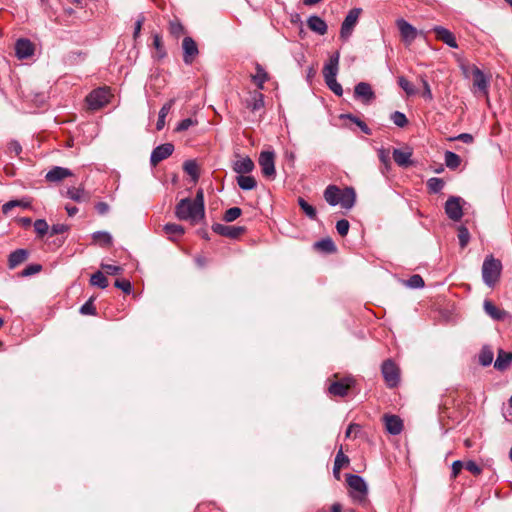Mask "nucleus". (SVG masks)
<instances>
[{
	"instance_id": "obj_41",
	"label": "nucleus",
	"mask_w": 512,
	"mask_h": 512,
	"mask_svg": "<svg viewBox=\"0 0 512 512\" xmlns=\"http://www.w3.org/2000/svg\"><path fill=\"white\" fill-rule=\"evenodd\" d=\"M457 231H458L457 236H458V240H459V245L463 249L468 245V243L470 241V233H469V230L467 229V227L464 225H460L457 228Z\"/></svg>"
},
{
	"instance_id": "obj_51",
	"label": "nucleus",
	"mask_w": 512,
	"mask_h": 512,
	"mask_svg": "<svg viewBox=\"0 0 512 512\" xmlns=\"http://www.w3.org/2000/svg\"><path fill=\"white\" fill-rule=\"evenodd\" d=\"M406 285L410 288L417 289L424 287L425 283L420 275L414 274L406 281Z\"/></svg>"
},
{
	"instance_id": "obj_53",
	"label": "nucleus",
	"mask_w": 512,
	"mask_h": 512,
	"mask_svg": "<svg viewBox=\"0 0 512 512\" xmlns=\"http://www.w3.org/2000/svg\"><path fill=\"white\" fill-rule=\"evenodd\" d=\"M325 83L334 94L337 96H342L343 89L342 86L337 82L336 78L325 80Z\"/></svg>"
},
{
	"instance_id": "obj_43",
	"label": "nucleus",
	"mask_w": 512,
	"mask_h": 512,
	"mask_svg": "<svg viewBox=\"0 0 512 512\" xmlns=\"http://www.w3.org/2000/svg\"><path fill=\"white\" fill-rule=\"evenodd\" d=\"M315 246L326 253H333L336 251V246L330 238H325L316 242Z\"/></svg>"
},
{
	"instance_id": "obj_14",
	"label": "nucleus",
	"mask_w": 512,
	"mask_h": 512,
	"mask_svg": "<svg viewBox=\"0 0 512 512\" xmlns=\"http://www.w3.org/2000/svg\"><path fill=\"white\" fill-rule=\"evenodd\" d=\"M355 98L361 99L364 103H370L375 99V93L367 82H360L354 88Z\"/></svg>"
},
{
	"instance_id": "obj_16",
	"label": "nucleus",
	"mask_w": 512,
	"mask_h": 512,
	"mask_svg": "<svg viewBox=\"0 0 512 512\" xmlns=\"http://www.w3.org/2000/svg\"><path fill=\"white\" fill-rule=\"evenodd\" d=\"M339 59L340 53L338 51L330 56L328 62L324 65L323 68L324 80L336 78L338 74Z\"/></svg>"
},
{
	"instance_id": "obj_44",
	"label": "nucleus",
	"mask_w": 512,
	"mask_h": 512,
	"mask_svg": "<svg viewBox=\"0 0 512 512\" xmlns=\"http://www.w3.org/2000/svg\"><path fill=\"white\" fill-rule=\"evenodd\" d=\"M398 85L405 91L408 96H413L417 93L415 86L403 76L398 78Z\"/></svg>"
},
{
	"instance_id": "obj_3",
	"label": "nucleus",
	"mask_w": 512,
	"mask_h": 512,
	"mask_svg": "<svg viewBox=\"0 0 512 512\" xmlns=\"http://www.w3.org/2000/svg\"><path fill=\"white\" fill-rule=\"evenodd\" d=\"M111 92L108 87H99L91 91L86 97V103L91 110H98L109 103Z\"/></svg>"
},
{
	"instance_id": "obj_20",
	"label": "nucleus",
	"mask_w": 512,
	"mask_h": 512,
	"mask_svg": "<svg viewBox=\"0 0 512 512\" xmlns=\"http://www.w3.org/2000/svg\"><path fill=\"white\" fill-rule=\"evenodd\" d=\"M385 428L391 435H398L402 432L403 422L400 417L396 415L384 416Z\"/></svg>"
},
{
	"instance_id": "obj_39",
	"label": "nucleus",
	"mask_w": 512,
	"mask_h": 512,
	"mask_svg": "<svg viewBox=\"0 0 512 512\" xmlns=\"http://www.w3.org/2000/svg\"><path fill=\"white\" fill-rule=\"evenodd\" d=\"M444 181L441 178L432 177L427 181V188L430 193L437 194L444 188Z\"/></svg>"
},
{
	"instance_id": "obj_42",
	"label": "nucleus",
	"mask_w": 512,
	"mask_h": 512,
	"mask_svg": "<svg viewBox=\"0 0 512 512\" xmlns=\"http://www.w3.org/2000/svg\"><path fill=\"white\" fill-rule=\"evenodd\" d=\"M298 204L300 208L303 210V212L309 217L310 219L314 220L316 219L317 212L316 209L310 205L306 200L303 198H298Z\"/></svg>"
},
{
	"instance_id": "obj_58",
	"label": "nucleus",
	"mask_w": 512,
	"mask_h": 512,
	"mask_svg": "<svg viewBox=\"0 0 512 512\" xmlns=\"http://www.w3.org/2000/svg\"><path fill=\"white\" fill-rule=\"evenodd\" d=\"M114 285L116 288L121 289L125 294H130L132 291L131 283L128 280H116Z\"/></svg>"
},
{
	"instance_id": "obj_26",
	"label": "nucleus",
	"mask_w": 512,
	"mask_h": 512,
	"mask_svg": "<svg viewBox=\"0 0 512 512\" xmlns=\"http://www.w3.org/2000/svg\"><path fill=\"white\" fill-rule=\"evenodd\" d=\"M341 189L335 185H329L324 191V199L331 206L339 204Z\"/></svg>"
},
{
	"instance_id": "obj_48",
	"label": "nucleus",
	"mask_w": 512,
	"mask_h": 512,
	"mask_svg": "<svg viewBox=\"0 0 512 512\" xmlns=\"http://www.w3.org/2000/svg\"><path fill=\"white\" fill-rule=\"evenodd\" d=\"M28 206H29L28 202H24L22 200H11V201L6 202L2 206V212L4 214H7L8 212H10L15 207L27 208Z\"/></svg>"
},
{
	"instance_id": "obj_7",
	"label": "nucleus",
	"mask_w": 512,
	"mask_h": 512,
	"mask_svg": "<svg viewBox=\"0 0 512 512\" xmlns=\"http://www.w3.org/2000/svg\"><path fill=\"white\" fill-rule=\"evenodd\" d=\"M360 13V8H353L348 12L344 21L342 22L340 29V37L342 39L347 40L351 36L353 29L357 24Z\"/></svg>"
},
{
	"instance_id": "obj_13",
	"label": "nucleus",
	"mask_w": 512,
	"mask_h": 512,
	"mask_svg": "<svg viewBox=\"0 0 512 512\" xmlns=\"http://www.w3.org/2000/svg\"><path fill=\"white\" fill-rule=\"evenodd\" d=\"M352 378H344L330 384L328 391L331 395L344 397L348 394L349 389L353 386Z\"/></svg>"
},
{
	"instance_id": "obj_22",
	"label": "nucleus",
	"mask_w": 512,
	"mask_h": 512,
	"mask_svg": "<svg viewBox=\"0 0 512 512\" xmlns=\"http://www.w3.org/2000/svg\"><path fill=\"white\" fill-rule=\"evenodd\" d=\"M512 363V352H506L503 349H499L497 352V358L494 362V368L498 371H505Z\"/></svg>"
},
{
	"instance_id": "obj_49",
	"label": "nucleus",
	"mask_w": 512,
	"mask_h": 512,
	"mask_svg": "<svg viewBox=\"0 0 512 512\" xmlns=\"http://www.w3.org/2000/svg\"><path fill=\"white\" fill-rule=\"evenodd\" d=\"M242 213V210L239 207H232L225 211L223 220L226 222H233L236 220Z\"/></svg>"
},
{
	"instance_id": "obj_4",
	"label": "nucleus",
	"mask_w": 512,
	"mask_h": 512,
	"mask_svg": "<svg viewBox=\"0 0 512 512\" xmlns=\"http://www.w3.org/2000/svg\"><path fill=\"white\" fill-rule=\"evenodd\" d=\"M347 483L351 488V496L353 499L362 502L367 495V485L364 479L355 474H349L347 477Z\"/></svg>"
},
{
	"instance_id": "obj_38",
	"label": "nucleus",
	"mask_w": 512,
	"mask_h": 512,
	"mask_svg": "<svg viewBox=\"0 0 512 512\" xmlns=\"http://www.w3.org/2000/svg\"><path fill=\"white\" fill-rule=\"evenodd\" d=\"M90 284L105 289L108 286V280L101 271H97L91 275Z\"/></svg>"
},
{
	"instance_id": "obj_35",
	"label": "nucleus",
	"mask_w": 512,
	"mask_h": 512,
	"mask_svg": "<svg viewBox=\"0 0 512 512\" xmlns=\"http://www.w3.org/2000/svg\"><path fill=\"white\" fill-rule=\"evenodd\" d=\"M256 71V74L253 76V81L258 87V89H263L264 83L268 80V74L264 70V68L259 64H257L256 66Z\"/></svg>"
},
{
	"instance_id": "obj_23",
	"label": "nucleus",
	"mask_w": 512,
	"mask_h": 512,
	"mask_svg": "<svg viewBox=\"0 0 512 512\" xmlns=\"http://www.w3.org/2000/svg\"><path fill=\"white\" fill-rule=\"evenodd\" d=\"M339 199H340L339 204L342 206V208L347 209V210L351 209L355 205V202H356V193H355L354 188L345 187L341 191V196Z\"/></svg>"
},
{
	"instance_id": "obj_61",
	"label": "nucleus",
	"mask_w": 512,
	"mask_h": 512,
	"mask_svg": "<svg viewBox=\"0 0 512 512\" xmlns=\"http://www.w3.org/2000/svg\"><path fill=\"white\" fill-rule=\"evenodd\" d=\"M42 269V266L40 264H30L28 265L23 271H22V276H31V275H34L38 272H40Z\"/></svg>"
},
{
	"instance_id": "obj_37",
	"label": "nucleus",
	"mask_w": 512,
	"mask_h": 512,
	"mask_svg": "<svg viewBox=\"0 0 512 512\" xmlns=\"http://www.w3.org/2000/svg\"><path fill=\"white\" fill-rule=\"evenodd\" d=\"M494 354L490 347L483 346L479 353V363L486 367L493 362Z\"/></svg>"
},
{
	"instance_id": "obj_24",
	"label": "nucleus",
	"mask_w": 512,
	"mask_h": 512,
	"mask_svg": "<svg viewBox=\"0 0 512 512\" xmlns=\"http://www.w3.org/2000/svg\"><path fill=\"white\" fill-rule=\"evenodd\" d=\"M307 26L311 31H313L319 35L326 34L327 29H328L326 22L321 17H319L317 15H311L307 19Z\"/></svg>"
},
{
	"instance_id": "obj_11",
	"label": "nucleus",
	"mask_w": 512,
	"mask_h": 512,
	"mask_svg": "<svg viewBox=\"0 0 512 512\" xmlns=\"http://www.w3.org/2000/svg\"><path fill=\"white\" fill-rule=\"evenodd\" d=\"M212 230L216 234L221 236H225L231 239L238 238L242 233H244L245 228L240 226H228L220 223H215L212 225Z\"/></svg>"
},
{
	"instance_id": "obj_25",
	"label": "nucleus",
	"mask_w": 512,
	"mask_h": 512,
	"mask_svg": "<svg viewBox=\"0 0 512 512\" xmlns=\"http://www.w3.org/2000/svg\"><path fill=\"white\" fill-rule=\"evenodd\" d=\"M254 167V162L248 156L240 158L233 163V170L239 175L252 172Z\"/></svg>"
},
{
	"instance_id": "obj_64",
	"label": "nucleus",
	"mask_w": 512,
	"mask_h": 512,
	"mask_svg": "<svg viewBox=\"0 0 512 512\" xmlns=\"http://www.w3.org/2000/svg\"><path fill=\"white\" fill-rule=\"evenodd\" d=\"M69 230V226L66 224H54L50 229V235L54 236L57 234H63Z\"/></svg>"
},
{
	"instance_id": "obj_52",
	"label": "nucleus",
	"mask_w": 512,
	"mask_h": 512,
	"mask_svg": "<svg viewBox=\"0 0 512 512\" xmlns=\"http://www.w3.org/2000/svg\"><path fill=\"white\" fill-rule=\"evenodd\" d=\"M34 229H35V232L39 236H43V235H45L48 232L49 226H48V223L46 222V220H44V219H37L34 222Z\"/></svg>"
},
{
	"instance_id": "obj_28",
	"label": "nucleus",
	"mask_w": 512,
	"mask_h": 512,
	"mask_svg": "<svg viewBox=\"0 0 512 512\" xmlns=\"http://www.w3.org/2000/svg\"><path fill=\"white\" fill-rule=\"evenodd\" d=\"M26 249H17L9 255L8 265L10 269H14L28 258Z\"/></svg>"
},
{
	"instance_id": "obj_10",
	"label": "nucleus",
	"mask_w": 512,
	"mask_h": 512,
	"mask_svg": "<svg viewBox=\"0 0 512 512\" xmlns=\"http://www.w3.org/2000/svg\"><path fill=\"white\" fill-rule=\"evenodd\" d=\"M174 151V146L171 143H165L153 149L150 156V163L156 166L162 160L168 158Z\"/></svg>"
},
{
	"instance_id": "obj_1",
	"label": "nucleus",
	"mask_w": 512,
	"mask_h": 512,
	"mask_svg": "<svg viewBox=\"0 0 512 512\" xmlns=\"http://www.w3.org/2000/svg\"><path fill=\"white\" fill-rule=\"evenodd\" d=\"M175 216L182 221H189L195 225L205 218L204 191L198 189L194 199H181L175 206Z\"/></svg>"
},
{
	"instance_id": "obj_59",
	"label": "nucleus",
	"mask_w": 512,
	"mask_h": 512,
	"mask_svg": "<svg viewBox=\"0 0 512 512\" xmlns=\"http://www.w3.org/2000/svg\"><path fill=\"white\" fill-rule=\"evenodd\" d=\"M348 463V457L344 455L343 452L340 450L335 457L334 466H336V469H341L345 464Z\"/></svg>"
},
{
	"instance_id": "obj_54",
	"label": "nucleus",
	"mask_w": 512,
	"mask_h": 512,
	"mask_svg": "<svg viewBox=\"0 0 512 512\" xmlns=\"http://www.w3.org/2000/svg\"><path fill=\"white\" fill-rule=\"evenodd\" d=\"M169 31L173 36L178 38L184 33V27L179 21H171L169 24Z\"/></svg>"
},
{
	"instance_id": "obj_30",
	"label": "nucleus",
	"mask_w": 512,
	"mask_h": 512,
	"mask_svg": "<svg viewBox=\"0 0 512 512\" xmlns=\"http://www.w3.org/2000/svg\"><path fill=\"white\" fill-rule=\"evenodd\" d=\"M238 186L245 191L253 190L257 186V181L253 176L250 175H238L236 178Z\"/></svg>"
},
{
	"instance_id": "obj_63",
	"label": "nucleus",
	"mask_w": 512,
	"mask_h": 512,
	"mask_svg": "<svg viewBox=\"0 0 512 512\" xmlns=\"http://www.w3.org/2000/svg\"><path fill=\"white\" fill-rule=\"evenodd\" d=\"M7 149L10 154H15L16 156L20 155V153L22 152V146L16 140L10 141L8 143Z\"/></svg>"
},
{
	"instance_id": "obj_55",
	"label": "nucleus",
	"mask_w": 512,
	"mask_h": 512,
	"mask_svg": "<svg viewBox=\"0 0 512 512\" xmlns=\"http://www.w3.org/2000/svg\"><path fill=\"white\" fill-rule=\"evenodd\" d=\"M80 313L83 315H95L96 314V308L93 304V299L90 298L88 301H86L80 308Z\"/></svg>"
},
{
	"instance_id": "obj_8",
	"label": "nucleus",
	"mask_w": 512,
	"mask_h": 512,
	"mask_svg": "<svg viewBox=\"0 0 512 512\" xmlns=\"http://www.w3.org/2000/svg\"><path fill=\"white\" fill-rule=\"evenodd\" d=\"M445 213L449 219L459 221L463 216L461 198L456 196L449 197L445 203Z\"/></svg>"
},
{
	"instance_id": "obj_5",
	"label": "nucleus",
	"mask_w": 512,
	"mask_h": 512,
	"mask_svg": "<svg viewBox=\"0 0 512 512\" xmlns=\"http://www.w3.org/2000/svg\"><path fill=\"white\" fill-rule=\"evenodd\" d=\"M382 375L389 388L396 387L400 382V370L390 359L383 362L381 367Z\"/></svg>"
},
{
	"instance_id": "obj_50",
	"label": "nucleus",
	"mask_w": 512,
	"mask_h": 512,
	"mask_svg": "<svg viewBox=\"0 0 512 512\" xmlns=\"http://www.w3.org/2000/svg\"><path fill=\"white\" fill-rule=\"evenodd\" d=\"M419 80L423 86V93H422V97L427 100V101H432L433 100V94H432V91H431V88H430V85L428 83V81L426 80L425 76L424 75H420L419 76Z\"/></svg>"
},
{
	"instance_id": "obj_36",
	"label": "nucleus",
	"mask_w": 512,
	"mask_h": 512,
	"mask_svg": "<svg viewBox=\"0 0 512 512\" xmlns=\"http://www.w3.org/2000/svg\"><path fill=\"white\" fill-rule=\"evenodd\" d=\"M92 237L102 247H109L112 244V236L108 232L97 231L93 233Z\"/></svg>"
},
{
	"instance_id": "obj_31",
	"label": "nucleus",
	"mask_w": 512,
	"mask_h": 512,
	"mask_svg": "<svg viewBox=\"0 0 512 512\" xmlns=\"http://www.w3.org/2000/svg\"><path fill=\"white\" fill-rule=\"evenodd\" d=\"M484 310L494 320H502L506 313L503 310L497 308L491 301L485 300L483 304Z\"/></svg>"
},
{
	"instance_id": "obj_15",
	"label": "nucleus",
	"mask_w": 512,
	"mask_h": 512,
	"mask_svg": "<svg viewBox=\"0 0 512 512\" xmlns=\"http://www.w3.org/2000/svg\"><path fill=\"white\" fill-rule=\"evenodd\" d=\"M472 75H473V86L477 88L484 95H488L489 88V80L485 76L482 70H480L477 66L472 67Z\"/></svg>"
},
{
	"instance_id": "obj_34",
	"label": "nucleus",
	"mask_w": 512,
	"mask_h": 512,
	"mask_svg": "<svg viewBox=\"0 0 512 512\" xmlns=\"http://www.w3.org/2000/svg\"><path fill=\"white\" fill-rule=\"evenodd\" d=\"M444 161H445V165L449 169L454 170L459 167V165L461 163V158L459 155H457L456 153H454L452 151H446L444 154Z\"/></svg>"
},
{
	"instance_id": "obj_21",
	"label": "nucleus",
	"mask_w": 512,
	"mask_h": 512,
	"mask_svg": "<svg viewBox=\"0 0 512 512\" xmlns=\"http://www.w3.org/2000/svg\"><path fill=\"white\" fill-rule=\"evenodd\" d=\"M392 155L395 163L400 167L406 168L411 166L413 163L411 160L412 151L409 149L402 150L395 148L392 152Z\"/></svg>"
},
{
	"instance_id": "obj_27",
	"label": "nucleus",
	"mask_w": 512,
	"mask_h": 512,
	"mask_svg": "<svg viewBox=\"0 0 512 512\" xmlns=\"http://www.w3.org/2000/svg\"><path fill=\"white\" fill-rule=\"evenodd\" d=\"M163 231L167 235L168 239L175 241L185 233V229L182 225L175 223H167L163 226Z\"/></svg>"
},
{
	"instance_id": "obj_40",
	"label": "nucleus",
	"mask_w": 512,
	"mask_h": 512,
	"mask_svg": "<svg viewBox=\"0 0 512 512\" xmlns=\"http://www.w3.org/2000/svg\"><path fill=\"white\" fill-rule=\"evenodd\" d=\"M66 195L75 202H83L86 200L85 191L82 188H68Z\"/></svg>"
},
{
	"instance_id": "obj_32",
	"label": "nucleus",
	"mask_w": 512,
	"mask_h": 512,
	"mask_svg": "<svg viewBox=\"0 0 512 512\" xmlns=\"http://www.w3.org/2000/svg\"><path fill=\"white\" fill-rule=\"evenodd\" d=\"M173 104H174V99H171L161 107L159 114H158V120L156 123V129L158 131H160L164 128L166 116L168 115L169 111L171 110Z\"/></svg>"
},
{
	"instance_id": "obj_57",
	"label": "nucleus",
	"mask_w": 512,
	"mask_h": 512,
	"mask_svg": "<svg viewBox=\"0 0 512 512\" xmlns=\"http://www.w3.org/2000/svg\"><path fill=\"white\" fill-rule=\"evenodd\" d=\"M350 224L346 219H341L336 223V230L342 237L346 236L349 231Z\"/></svg>"
},
{
	"instance_id": "obj_46",
	"label": "nucleus",
	"mask_w": 512,
	"mask_h": 512,
	"mask_svg": "<svg viewBox=\"0 0 512 512\" xmlns=\"http://www.w3.org/2000/svg\"><path fill=\"white\" fill-rule=\"evenodd\" d=\"M391 121L400 128L405 127L408 124L406 115L400 111H395L390 115Z\"/></svg>"
},
{
	"instance_id": "obj_6",
	"label": "nucleus",
	"mask_w": 512,
	"mask_h": 512,
	"mask_svg": "<svg viewBox=\"0 0 512 512\" xmlns=\"http://www.w3.org/2000/svg\"><path fill=\"white\" fill-rule=\"evenodd\" d=\"M258 162L263 176L268 179H273L276 175L274 152L262 151L259 155Z\"/></svg>"
},
{
	"instance_id": "obj_17",
	"label": "nucleus",
	"mask_w": 512,
	"mask_h": 512,
	"mask_svg": "<svg viewBox=\"0 0 512 512\" xmlns=\"http://www.w3.org/2000/svg\"><path fill=\"white\" fill-rule=\"evenodd\" d=\"M34 53V46L28 39H19L15 44V54L18 59H27Z\"/></svg>"
},
{
	"instance_id": "obj_60",
	"label": "nucleus",
	"mask_w": 512,
	"mask_h": 512,
	"mask_svg": "<svg viewBox=\"0 0 512 512\" xmlns=\"http://www.w3.org/2000/svg\"><path fill=\"white\" fill-rule=\"evenodd\" d=\"M464 466L473 475L478 476L482 473V468L475 461L469 460Z\"/></svg>"
},
{
	"instance_id": "obj_47",
	"label": "nucleus",
	"mask_w": 512,
	"mask_h": 512,
	"mask_svg": "<svg viewBox=\"0 0 512 512\" xmlns=\"http://www.w3.org/2000/svg\"><path fill=\"white\" fill-rule=\"evenodd\" d=\"M153 46L156 49L157 57L162 59L166 56V52L163 46L162 38L159 34L155 33L153 35Z\"/></svg>"
},
{
	"instance_id": "obj_62",
	"label": "nucleus",
	"mask_w": 512,
	"mask_h": 512,
	"mask_svg": "<svg viewBox=\"0 0 512 512\" xmlns=\"http://www.w3.org/2000/svg\"><path fill=\"white\" fill-rule=\"evenodd\" d=\"M101 268L108 275H117L122 272V268L120 266L112 265V264H101Z\"/></svg>"
},
{
	"instance_id": "obj_33",
	"label": "nucleus",
	"mask_w": 512,
	"mask_h": 512,
	"mask_svg": "<svg viewBox=\"0 0 512 512\" xmlns=\"http://www.w3.org/2000/svg\"><path fill=\"white\" fill-rule=\"evenodd\" d=\"M183 170L191 177L194 183L198 181L199 167L195 160H186L183 163Z\"/></svg>"
},
{
	"instance_id": "obj_12",
	"label": "nucleus",
	"mask_w": 512,
	"mask_h": 512,
	"mask_svg": "<svg viewBox=\"0 0 512 512\" xmlns=\"http://www.w3.org/2000/svg\"><path fill=\"white\" fill-rule=\"evenodd\" d=\"M182 49L184 63L192 64L199 53L196 42L191 37H185L182 42Z\"/></svg>"
},
{
	"instance_id": "obj_45",
	"label": "nucleus",
	"mask_w": 512,
	"mask_h": 512,
	"mask_svg": "<svg viewBox=\"0 0 512 512\" xmlns=\"http://www.w3.org/2000/svg\"><path fill=\"white\" fill-rule=\"evenodd\" d=\"M342 117L347 118V119L351 120L353 123H355L364 134H366V135L372 134V131L367 126V124L364 121H362L361 119H359L358 117H356L352 114H346V115H343Z\"/></svg>"
},
{
	"instance_id": "obj_2",
	"label": "nucleus",
	"mask_w": 512,
	"mask_h": 512,
	"mask_svg": "<svg viewBox=\"0 0 512 512\" xmlns=\"http://www.w3.org/2000/svg\"><path fill=\"white\" fill-rule=\"evenodd\" d=\"M501 271V261L495 259L492 255L487 256L482 265V278L484 283L489 287H493L499 280Z\"/></svg>"
},
{
	"instance_id": "obj_9",
	"label": "nucleus",
	"mask_w": 512,
	"mask_h": 512,
	"mask_svg": "<svg viewBox=\"0 0 512 512\" xmlns=\"http://www.w3.org/2000/svg\"><path fill=\"white\" fill-rule=\"evenodd\" d=\"M397 27L399 29V32H400L403 42L407 46L411 45L412 42L418 36L417 29L404 19L397 20Z\"/></svg>"
},
{
	"instance_id": "obj_56",
	"label": "nucleus",
	"mask_w": 512,
	"mask_h": 512,
	"mask_svg": "<svg viewBox=\"0 0 512 512\" xmlns=\"http://www.w3.org/2000/svg\"><path fill=\"white\" fill-rule=\"evenodd\" d=\"M194 125H197L196 120H193L192 118H185L178 123V125L176 127V131H178V132L186 131L191 126H194Z\"/></svg>"
},
{
	"instance_id": "obj_18",
	"label": "nucleus",
	"mask_w": 512,
	"mask_h": 512,
	"mask_svg": "<svg viewBox=\"0 0 512 512\" xmlns=\"http://www.w3.org/2000/svg\"><path fill=\"white\" fill-rule=\"evenodd\" d=\"M432 30L436 34L438 40L442 41L451 48H458L454 34L448 29L443 26H435Z\"/></svg>"
},
{
	"instance_id": "obj_19",
	"label": "nucleus",
	"mask_w": 512,
	"mask_h": 512,
	"mask_svg": "<svg viewBox=\"0 0 512 512\" xmlns=\"http://www.w3.org/2000/svg\"><path fill=\"white\" fill-rule=\"evenodd\" d=\"M72 175H73V173L70 169L60 167V166H55L46 173L45 179L48 182L57 183V182H60L63 179L70 177Z\"/></svg>"
},
{
	"instance_id": "obj_29",
	"label": "nucleus",
	"mask_w": 512,
	"mask_h": 512,
	"mask_svg": "<svg viewBox=\"0 0 512 512\" xmlns=\"http://www.w3.org/2000/svg\"><path fill=\"white\" fill-rule=\"evenodd\" d=\"M264 107V95L259 91L251 93L249 100L247 101V108L252 112L258 111Z\"/></svg>"
}]
</instances>
